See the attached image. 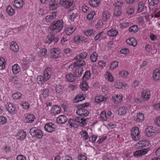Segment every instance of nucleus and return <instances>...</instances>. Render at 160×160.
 I'll return each instance as SVG.
<instances>
[{
	"instance_id": "36",
	"label": "nucleus",
	"mask_w": 160,
	"mask_h": 160,
	"mask_svg": "<svg viewBox=\"0 0 160 160\" xmlns=\"http://www.w3.org/2000/svg\"><path fill=\"white\" fill-rule=\"evenodd\" d=\"M95 31L92 29H88L84 31V33L87 36L89 37L94 34Z\"/></svg>"
},
{
	"instance_id": "47",
	"label": "nucleus",
	"mask_w": 160,
	"mask_h": 160,
	"mask_svg": "<svg viewBox=\"0 0 160 160\" xmlns=\"http://www.w3.org/2000/svg\"><path fill=\"white\" fill-rule=\"evenodd\" d=\"M5 60L3 58H0V70H3L5 68Z\"/></svg>"
},
{
	"instance_id": "19",
	"label": "nucleus",
	"mask_w": 160,
	"mask_h": 160,
	"mask_svg": "<svg viewBox=\"0 0 160 160\" xmlns=\"http://www.w3.org/2000/svg\"><path fill=\"white\" fill-rule=\"evenodd\" d=\"M35 116L31 114H28L25 117V121L26 123H31L34 121Z\"/></svg>"
},
{
	"instance_id": "52",
	"label": "nucleus",
	"mask_w": 160,
	"mask_h": 160,
	"mask_svg": "<svg viewBox=\"0 0 160 160\" xmlns=\"http://www.w3.org/2000/svg\"><path fill=\"white\" fill-rule=\"evenodd\" d=\"M122 12V8H115L114 12V15L116 17H118L121 15Z\"/></svg>"
},
{
	"instance_id": "60",
	"label": "nucleus",
	"mask_w": 160,
	"mask_h": 160,
	"mask_svg": "<svg viewBox=\"0 0 160 160\" xmlns=\"http://www.w3.org/2000/svg\"><path fill=\"white\" fill-rule=\"evenodd\" d=\"M47 52V50L46 49L42 48L39 51V54L41 57L44 56L46 55Z\"/></svg>"
},
{
	"instance_id": "5",
	"label": "nucleus",
	"mask_w": 160,
	"mask_h": 160,
	"mask_svg": "<svg viewBox=\"0 0 160 160\" xmlns=\"http://www.w3.org/2000/svg\"><path fill=\"white\" fill-rule=\"evenodd\" d=\"M140 132L139 128L137 127L132 128L131 130V135L132 138L135 141H137L140 138Z\"/></svg>"
},
{
	"instance_id": "46",
	"label": "nucleus",
	"mask_w": 160,
	"mask_h": 160,
	"mask_svg": "<svg viewBox=\"0 0 160 160\" xmlns=\"http://www.w3.org/2000/svg\"><path fill=\"white\" fill-rule=\"evenodd\" d=\"M75 30V28L72 27H69L67 28L65 31V32L67 35H70Z\"/></svg>"
},
{
	"instance_id": "29",
	"label": "nucleus",
	"mask_w": 160,
	"mask_h": 160,
	"mask_svg": "<svg viewBox=\"0 0 160 160\" xmlns=\"http://www.w3.org/2000/svg\"><path fill=\"white\" fill-rule=\"evenodd\" d=\"M118 33V32L117 30L112 29L110 30L107 32L108 35L110 37H116Z\"/></svg>"
},
{
	"instance_id": "10",
	"label": "nucleus",
	"mask_w": 160,
	"mask_h": 160,
	"mask_svg": "<svg viewBox=\"0 0 160 160\" xmlns=\"http://www.w3.org/2000/svg\"><path fill=\"white\" fill-rule=\"evenodd\" d=\"M51 57L53 59H56L60 57V51L58 48H53L51 50Z\"/></svg>"
},
{
	"instance_id": "28",
	"label": "nucleus",
	"mask_w": 160,
	"mask_h": 160,
	"mask_svg": "<svg viewBox=\"0 0 160 160\" xmlns=\"http://www.w3.org/2000/svg\"><path fill=\"white\" fill-rule=\"evenodd\" d=\"M26 136V132L23 131L21 130L18 132V134L17 136V138L20 140L24 139Z\"/></svg>"
},
{
	"instance_id": "25",
	"label": "nucleus",
	"mask_w": 160,
	"mask_h": 160,
	"mask_svg": "<svg viewBox=\"0 0 160 160\" xmlns=\"http://www.w3.org/2000/svg\"><path fill=\"white\" fill-rule=\"evenodd\" d=\"M10 48L11 50L14 52H17L19 50L18 46L16 42H11Z\"/></svg>"
},
{
	"instance_id": "21",
	"label": "nucleus",
	"mask_w": 160,
	"mask_h": 160,
	"mask_svg": "<svg viewBox=\"0 0 160 160\" xmlns=\"http://www.w3.org/2000/svg\"><path fill=\"white\" fill-rule=\"evenodd\" d=\"M154 129L152 126H150L148 127L145 130L147 136L148 137L152 136L154 133Z\"/></svg>"
},
{
	"instance_id": "30",
	"label": "nucleus",
	"mask_w": 160,
	"mask_h": 160,
	"mask_svg": "<svg viewBox=\"0 0 160 160\" xmlns=\"http://www.w3.org/2000/svg\"><path fill=\"white\" fill-rule=\"evenodd\" d=\"M12 70L13 73L16 74L20 71L19 66L17 64L14 65L12 67Z\"/></svg>"
},
{
	"instance_id": "44",
	"label": "nucleus",
	"mask_w": 160,
	"mask_h": 160,
	"mask_svg": "<svg viewBox=\"0 0 160 160\" xmlns=\"http://www.w3.org/2000/svg\"><path fill=\"white\" fill-rule=\"evenodd\" d=\"M149 145L148 142L146 141H140L138 143V145L139 148H143Z\"/></svg>"
},
{
	"instance_id": "41",
	"label": "nucleus",
	"mask_w": 160,
	"mask_h": 160,
	"mask_svg": "<svg viewBox=\"0 0 160 160\" xmlns=\"http://www.w3.org/2000/svg\"><path fill=\"white\" fill-rule=\"evenodd\" d=\"M80 134L85 140H87L89 138V136L88 132L86 131L82 130L80 132Z\"/></svg>"
},
{
	"instance_id": "35",
	"label": "nucleus",
	"mask_w": 160,
	"mask_h": 160,
	"mask_svg": "<svg viewBox=\"0 0 160 160\" xmlns=\"http://www.w3.org/2000/svg\"><path fill=\"white\" fill-rule=\"evenodd\" d=\"M6 10L8 15L11 16L13 15L15 12V10L10 6L8 7Z\"/></svg>"
},
{
	"instance_id": "23",
	"label": "nucleus",
	"mask_w": 160,
	"mask_h": 160,
	"mask_svg": "<svg viewBox=\"0 0 160 160\" xmlns=\"http://www.w3.org/2000/svg\"><path fill=\"white\" fill-rule=\"evenodd\" d=\"M88 55V53L86 52L81 53L75 57L74 60L84 59H85Z\"/></svg>"
},
{
	"instance_id": "62",
	"label": "nucleus",
	"mask_w": 160,
	"mask_h": 160,
	"mask_svg": "<svg viewBox=\"0 0 160 160\" xmlns=\"http://www.w3.org/2000/svg\"><path fill=\"white\" fill-rule=\"evenodd\" d=\"M103 26V23L102 21L101 20H99L95 25V28L97 29H99L101 28Z\"/></svg>"
},
{
	"instance_id": "49",
	"label": "nucleus",
	"mask_w": 160,
	"mask_h": 160,
	"mask_svg": "<svg viewBox=\"0 0 160 160\" xmlns=\"http://www.w3.org/2000/svg\"><path fill=\"white\" fill-rule=\"evenodd\" d=\"M75 78L74 75L70 74H67L66 76V78L67 80L69 82H72L75 80Z\"/></svg>"
},
{
	"instance_id": "1",
	"label": "nucleus",
	"mask_w": 160,
	"mask_h": 160,
	"mask_svg": "<svg viewBox=\"0 0 160 160\" xmlns=\"http://www.w3.org/2000/svg\"><path fill=\"white\" fill-rule=\"evenodd\" d=\"M52 72V69L50 67H47L44 70L42 76L39 75L38 76L37 79V83L40 85L43 84L50 78Z\"/></svg>"
},
{
	"instance_id": "7",
	"label": "nucleus",
	"mask_w": 160,
	"mask_h": 160,
	"mask_svg": "<svg viewBox=\"0 0 160 160\" xmlns=\"http://www.w3.org/2000/svg\"><path fill=\"white\" fill-rule=\"evenodd\" d=\"M59 39V38H55L54 35H50L48 36L47 39H46L45 42V43L48 44H50L52 42H54V43L55 44L58 41Z\"/></svg>"
},
{
	"instance_id": "45",
	"label": "nucleus",
	"mask_w": 160,
	"mask_h": 160,
	"mask_svg": "<svg viewBox=\"0 0 160 160\" xmlns=\"http://www.w3.org/2000/svg\"><path fill=\"white\" fill-rule=\"evenodd\" d=\"M106 76L107 78L110 82H112L114 80V78L112 74L110 72L108 71L106 72Z\"/></svg>"
},
{
	"instance_id": "12",
	"label": "nucleus",
	"mask_w": 160,
	"mask_h": 160,
	"mask_svg": "<svg viewBox=\"0 0 160 160\" xmlns=\"http://www.w3.org/2000/svg\"><path fill=\"white\" fill-rule=\"evenodd\" d=\"M134 120L137 122H142L144 119V114L142 112H139L137 114L136 116L133 117Z\"/></svg>"
},
{
	"instance_id": "43",
	"label": "nucleus",
	"mask_w": 160,
	"mask_h": 160,
	"mask_svg": "<svg viewBox=\"0 0 160 160\" xmlns=\"http://www.w3.org/2000/svg\"><path fill=\"white\" fill-rule=\"evenodd\" d=\"M91 76V73L90 71H87L85 72V73L82 77L83 81L88 80Z\"/></svg>"
},
{
	"instance_id": "2",
	"label": "nucleus",
	"mask_w": 160,
	"mask_h": 160,
	"mask_svg": "<svg viewBox=\"0 0 160 160\" xmlns=\"http://www.w3.org/2000/svg\"><path fill=\"white\" fill-rule=\"evenodd\" d=\"M89 102L84 103L80 104L77 107V114L82 117H86L89 113V112L86 109L87 107L89 106Z\"/></svg>"
},
{
	"instance_id": "38",
	"label": "nucleus",
	"mask_w": 160,
	"mask_h": 160,
	"mask_svg": "<svg viewBox=\"0 0 160 160\" xmlns=\"http://www.w3.org/2000/svg\"><path fill=\"white\" fill-rule=\"evenodd\" d=\"M122 96L118 95H115L112 97V100L117 103L120 102L122 101Z\"/></svg>"
},
{
	"instance_id": "54",
	"label": "nucleus",
	"mask_w": 160,
	"mask_h": 160,
	"mask_svg": "<svg viewBox=\"0 0 160 160\" xmlns=\"http://www.w3.org/2000/svg\"><path fill=\"white\" fill-rule=\"evenodd\" d=\"M96 13L94 11L90 12L87 15L86 18L88 20H90L92 19L94 16L95 15Z\"/></svg>"
},
{
	"instance_id": "40",
	"label": "nucleus",
	"mask_w": 160,
	"mask_h": 160,
	"mask_svg": "<svg viewBox=\"0 0 160 160\" xmlns=\"http://www.w3.org/2000/svg\"><path fill=\"white\" fill-rule=\"evenodd\" d=\"M81 89L83 91H87L89 88V86L86 81H83L82 82V84L80 85Z\"/></svg>"
},
{
	"instance_id": "34",
	"label": "nucleus",
	"mask_w": 160,
	"mask_h": 160,
	"mask_svg": "<svg viewBox=\"0 0 160 160\" xmlns=\"http://www.w3.org/2000/svg\"><path fill=\"white\" fill-rule=\"evenodd\" d=\"M75 60H77V61L75 62V64L76 65L78 68L85 66L86 65L85 62L83 60L80 59Z\"/></svg>"
},
{
	"instance_id": "14",
	"label": "nucleus",
	"mask_w": 160,
	"mask_h": 160,
	"mask_svg": "<svg viewBox=\"0 0 160 160\" xmlns=\"http://www.w3.org/2000/svg\"><path fill=\"white\" fill-rule=\"evenodd\" d=\"M108 98V97L107 95H97L95 97V102L97 103H100L101 102L106 101Z\"/></svg>"
},
{
	"instance_id": "61",
	"label": "nucleus",
	"mask_w": 160,
	"mask_h": 160,
	"mask_svg": "<svg viewBox=\"0 0 160 160\" xmlns=\"http://www.w3.org/2000/svg\"><path fill=\"white\" fill-rule=\"evenodd\" d=\"M75 63L74 62L73 64H71L69 66L68 69L71 71H74L77 68H78Z\"/></svg>"
},
{
	"instance_id": "11",
	"label": "nucleus",
	"mask_w": 160,
	"mask_h": 160,
	"mask_svg": "<svg viewBox=\"0 0 160 160\" xmlns=\"http://www.w3.org/2000/svg\"><path fill=\"white\" fill-rule=\"evenodd\" d=\"M151 95L150 91L149 90H144L142 91L141 98L145 100L148 101L150 98Z\"/></svg>"
},
{
	"instance_id": "16",
	"label": "nucleus",
	"mask_w": 160,
	"mask_h": 160,
	"mask_svg": "<svg viewBox=\"0 0 160 160\" xmlns=\"http://www.w3.org/2000/svg\"><path fill=\"white\" fill-rule=\"evenodd\" d=\"M6 108L8 112L11 114H13L16 112L15 107L12 103L8 104Z\"/></svg>"
},
{
	"instance_id": "48",
	"label": "nucleus",
	"mask_w": 160,
	"mask_h": 160,
	"mask_svg": "<svg viewBox=\"0 0 160 160\" xmlns=\"http://www.w3.org/2000/svg\"><path fill=\"white\" fill-rule=\"evenodd\" d=\"M127 108L126 107H122L118 110V114L120 115L125 114L126 112Z\"/></svg>"
},
{
	"instance_id": "13",
	"label": "nucleus",
	"mask_w": 160,
	"mask_h": 160,
	"mask_svg": "<svg viewBox=\"0 0 160 160\" xmlns=\"http://www.w3.org/2000/svg\"><path fill=\"white\" fill-rule=\"evenodd\" d=\"M57 15V13L54 12L48 15L45 18V20L47 22H50L55 19Z\"/></svg>"
},
{
	"instance_id": "64",
	"label": "nucleus",
	"mask_w": 160,
	"mask_h": 160,
	"mask_svg": "<svg viewBox=\"0 0 160 160\" xmlns=\"http://www.w3.org/2000/svg\"><path fill=\"white\" fill-rule=\"evenodd\" d=\"M134 11L133 8L131 6H130L128 8L127 11V13L128 14L131 15L134 13Z\"/></svg>"
},
{
	"instance_id": "9",
	"label": "nucleus",
	"mask_w": 160,
	"mask_h": 160,
	"mask_svg": "<svg viewBox=\"0 0 160 160\" xmlns=\"http://www.w3.org/2000/svg\"><path fill=\"white\" fill-rule=\"evenodd\" d=\"M44 128L45 130L49 132H52L54 131L56 128V125L52 123H47L45 124Z\"/></svg>"
},
{
	"instance_id": "55",
	"label": "nucleus",
	"mask_w": 160,
	"mask_h": 160,
	"mask_svg": "<svg viewBox=\"0 0 160 160\" xmlns=\"http://www.w3.org/2000/svg\"><path fill=\"white\" fill-rule=\"evenodd\" d=\"M75 119L74 120L72 119H69L68 121V124L70 125L71 128L76 127V124L75 123Z\"/></svg>"
},
{
	"instance_id": "8",
	"label": "nucleus",
	"mask_w": 160,
	"mask_h": 160,
	"mask_svg": "<svg viewBox=\"0 0 160 160\" xmlns=\"http://www.w3.org/2000/svg\"><path fill=\"white\" fill-rule=\"evenodd\" d=\"M73 3V0H59L60 4L65 8L71 6Z\"/></svg>"
},
{
	"instance_id": "6",
	"label": "nucleus",
	"mask_w": 160,
	"mask_h": 160,
	"mask_svg": "<svg viewBox=\"0 0 160 160\" xmlns=\"http://www.w3.org/2000/svg\"><path fill=\"white\" fill-rule=\"evenodd\" d=\"M61 110V108L59 105H55L52 107L51 109L49 112L52 116H55L60 113Z\"/></svg>"
},
{
	"instance_id": "53",
	"label": "nucleus",
	"mask_w": 160,
	"mask_h": 160,
	"mask_svg": "<svg viewBox=\"0 0 160 160\" xmlns=\"http://www.w3.org/2000/svg\"><path fill=\"white\" fill-rule=\"evenodd\" d=\"M113 5L116 8H122V7L123 5V2L122 1H117L115 2Z\"/></svg>"
},
{
	"instance_id": "56",
	"label": "nucleus",
	"mask_w": 160,
	"mask_h": 160,
	"mask_svg": "<svg viewBox=\"0 0 160 160\" xmlns=\"http://www.w3.org/2000/svg\"><path fill=\"white\" fill-rule=\"evenodd\" d=\"M78 15L76 12H72L70 14V20L71 21L73 22L74 21L75 18L78 17Z\"/></svg>"
},
{
	"instance_id": "18",
	"label": "nucleus",
	"mask_w": 160,
	"mask_h": 160,
	"mask_svg": "<svg viewBox=\"0 0 160 160\" xmlns=\"http://www.w3.org/2000/svg\"><path fill=\"white\" fill-rule=\"evenodd\" d=\"M83 72V69L81 67L77 68L76 70L73 71V75L75 78L79 77L81 76L82 73Z\"/></svg>"
},
{
	"instance_id": "37",
	"label": "nucleus",
	"mask_w": 160,
	"mask_h": 160,
	"mask_svg": "<svg viewBox=\"0 0 160 160\" xmlns=\"http://www.w3.org/2000/svg\"><path fill=\"white\" fill-rule=\"evenodd\" d=\"M100 2V0H90L89 4L93 7H97L98 6Z\"/></svg>"
},
{
	"instance_id": "42",
	"label": "nucleus",
	"mask_w": 160,
	"mask_h": 160,
	"mask_svg": "<svg viewBox=\"0 0 160 160\" xmlns=\"http://www.w3.org/2000/svg\"><path fill=\"white\" fill-rule=\"evenodd\" d=\"M127 86V84H125L124 85L122 83L119 82H116L114 84L115 87L118 89L122 88L123 87L126 88Z\"/></svg>"
},
{
	"instance_id": "3",
	"label": "nucleus",
	"mask_w": 160,
	"mask_h": 160,
	"mask_svg": "<svg viewBox=\"0 0 160 160\" xmlns=\"http://www.w3.org/2000/svg\"><path fill=\"white\" fill-rule=\"evenodd\" d=\"M63 27V22L62 20L54 21L51 24L50 28L51 30L56 33L60 32Z\"/></svg>"
},
{
	"instance_id": "39",
	"label": "nucleus",
	"mask_w": 160,
	"mask_h": 160,
	"mask_svg": "<svg viewBox=\"0 0 160 160\" xmlns=\"http://www.w3.org/2000/svg\"><path fill=\"white\" fill-rule=\"evenodd\" d=\"M63 87L60 85H58L56 87V92L58 95H61L62 93V90Z\"/></svg>"
},
{
	"instance_id": "58",
	"label": "nucleus",
	"mask_w": 160,
	"mask_h": 160,
	"mask_svg": "<svg viewBox=\"0 0 160 160\" xmlns=\"http://www.w3.org/2000/svg\"><path fill=\"white\" fill-rule=\"evenodd\" d=\"M98 137V135H92L91 137L89 138V141L92 143H94L96 142Z\"/></svg>"
},
{
	"instance_id": "32",
	"label": "nucleus",
	"mask_w": 160,
	"mask_h": 160,
	"mask_svg": "<svg viewBox=\"0 0 160 160\" xmlns=\"http://www.w3.org/2000/svg\"><path fill=\"white\" fill-rule=\"evenodd\" d=\"M90 59L92 62H96L98 59V54L96 52H93L90 56Z\"/></svg>"
},
{
	"instance_id": "20",
	"label": "nucleus",
	"mask_w": 160,
	"mask_h": 160,
	"mask_svg": "<svg viewBox=\"0 0 160 160\" xmlns=\"http://www.w3.org/2000/svg\"><path fill=\"white\" fill-rule=\"evenodd\" d=\"M146 7L145 6V4L143 1H140L139 3L137 8V13L141 12L144 10L146 9Z\"/></svg>"
},
{
	"instance_id": "24",
	"label": "nucleus",
	"mask_w": 160,
	"mask_h": 160,
	"mask_svg": "<svg viewBox=\"0 0 160 160\" xmlns=\"http://www.w3.org/2000/svg\"><path fill=\"white\" fill-rule=\"evenodd\" d=\"M24 4L22 0H15L14 1V6L17 8H21Z\"/></svg>"
},
{
	"instance_id": "33",
	"label": "nucleus",
	"mask_w": 160,
	"mask_h": 160,
	"mask_svg": "<svg viewBox=\"0 0 160 160\" xmlns=\"http://www.w3.org/2000/svg\"><path fill=\"white\" fill-rule=\"evenodd\" d=\"M107 118L106 112L105 111H103L100 113L99 118L101 121L102 122L106 121Z\"/></svg>"
},
{
	"instance_id": "50",
	"label": "nucleus",
	"mask_w": 160,
	"mask_h": 160,
	"mask_svg": "<svg viewBox=\"0 0 160 160\" xmlns=\"http://www.w3.org/2000/svg\"><path fill=\"white\" fill-rule=\"evenodd\" d=\"M22 96V93L20 92H17L13 94L12 97L14 99L19 100L21 99Z\"/></svg>"
},
{
	"instance_id": "27",
	"label": "nucleus",
	"mask_w": 160,
	"mask_h": 160,
	"mask_svg": "<svg viewBox=\"0 0 160 160\" xmlns=\"http://www.w3.org/2000/svg\"><path fill=\"white\" fill-rule=\"evenodd\" d=\"M128 44L135 47L137 44L136 40L134 38H129L126 40Z\"/></svg>"
},
{
	"instance_id": "22",
	"label": "nucleus",
	"mask_w": 160,
	"mask_h": 160,
	"mask_svg": "<svg viewBox=\"0 0 160 160\" xmlns=\"http://www.w3.org/2000/svg\"><path fill=\"white\" fill-rule=\"evenodd\" d=\"M49 9L51 10H55L58 7V6L55 0L50 1L49 2Z\"/></svg>"
},
{
	"instance_id": "31",
	"label": "nucleus",
	"mask_w": 160,
	"mask_h": 160,
	"mask_svg": "<svg viewBox=\"0 0 160 160\" xmlns=\"http://www.w3.org/2000/svg\"><path fill=\"white\" fill-rule=\"evenodd\" d=\"M111 16L110 12L107 11L104 12L102 14V19L103 21L106 22L109 19Z\"/></svg>"
},
{
	"instance_id": "63",
	"label": "nucleus",
	"mask_w": 160,
	"mask_h": 160,
	"mask_svg": "<svg viewBox=\"0 0 160 160\" xmlns=\"http://www.w3.org/2000/svg\"><path fill=\"white\" fill-rule=\"evenodd\" d=\"M63 51L65 54L69 56L70 55L72 51L69 48H65L63 49Z\"/></svg>"
},
{
	"instance_id": "26",
	"label": "nucleus",
	"mask_w": 160,
	"mask_h": 160,
	"mask_svg": "<svg viewBox=\"0 0 160 160\" xmlns=\"http://www.w3.org/2000/svg\"><path fill=\"white\" fill-rule=\"evenodd\" d=\"M85 95L82 93H80L77 95L74 98V101L75 103H77L81 102L85 99Z\"/></svg>"
},
{
	"instance_id": "15",
	"label": "nucleus",
	"mask_w": 160,
	"mask_h": 160,
	"mask_svg": "<svg viewBox=\"0 0 160 160\" xmlns=\"http://www.w3.org/2000/svg\"><path fill=\"white\" fill-rule=\"evenodd\" d=\"M68 118L64 115L59 116L57 118V120L58 123L64 124L67 121Z\"/></svg>"
},
{
	"instance_id": "17",
	"label": "nucleus",
	"mask_w": 160,
	"mask_h": 160,
	"mask_svg": "<svg viewBox=\"0 0 160 160\" xmlns=\"http://www.w3.org/2000/svg\"><path fill=\"white\" fill-rule=\"evenodd\" d=\"M75 121L78 122L81 127H83L87 124L86 119L83 118L77 117L75 118Z\"/></svg>"
},
{
	"instance_id": "59",
	"label": "nucleus",
	"mask_w": 160,
	"mask_h": 160,
	"mask_svg": "<svg viewBox=\"0 0 160 160\" xmlns=\"http://www.w3.org/2000/svg\"><path fill=\"white\" fill-rule=\"evenodd\" d=\"M29 63L30 62L28 60L27 58H23L21 62L23 67H28Z\"/></svg>"
},
{
	"instance_id": "57",
	"label": "nucleus",
	"mask_w": 160,
	"mask_h": 160,
	"mask_svg": "<svg viewBox=\"0 0 160 160\" xmlns=\"http://www.w3.org/2000/svg\"><path fill=\"white\" fill-rule=\"evenodd\" d=\"M118 62L114 61L111 63L110 68L111 70L115 69L118 66Z\"/></svg>"
},
{
	"instance_id": "51",
	"label": "nucleus",
	"mask_w": 160,
	"mask_h": 160,
	"mask_svg": "<svg viewBox=\"0 0 160 160\" xmlns=\"http://www.w3.org/2000/svg\"><path fill=\"white\" fill-rule=\"evenodd\" d=\"M139 30L137 26L134 25L131 27L129 28V31L130 32H136Z\"/></svg>"
},
{
	"instance_id": "4",
	"label": "nucleus",
	"mask_w": 160,
	"mask_h": 160,
	"mask_svg": "<svg viewBox=\"0 0 160 160\" xmlns=\"http://www.w3.org/2000/svg\"><path fill=\"white\" fill-rule=\"evenodd\" d=\"M29 132L32 137H35L38 139H41L43 136L42 131L37 128H32L30 130Z\"/></svg>"
}]
</instances>
